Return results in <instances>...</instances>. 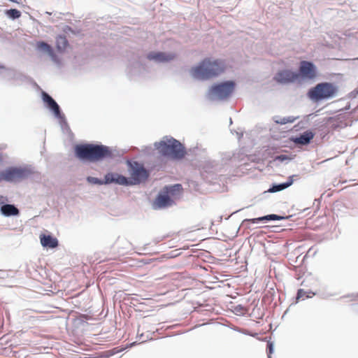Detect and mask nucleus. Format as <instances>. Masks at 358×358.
<instances>
[{"label":"nucleus","mask_w":358,"mask_h":358,"mask_svg":"<svg viewBox=\"0 0 358 358\" xmlns=\"http://www.w3.org/2000/svg\"><path fill=\"white\" fill-rule=\"evenodd\" d=\"M169 192L168 188L166 187V191L157 196L154 202L155 208H163L173 204V201L169 195Z\"/></svg>","instance_id":"nucleus-10"},{"label":"nucleus","mask_w":358,"mask_h":358,"mask_svg":"<svg viewBox=\"0 0 358 358\" xmlns=\"http://www.w3.org/2000/svg\"><path fill=\"white\" fill-rule=\"evenodd\" d=\"M148 177L147 171L143 168L133 169L131 178H127L122 175L114 173H108L105 176L106 183H116L122 185H132L139 184L145 181Z\"/></svg>","instance_id":"nucleus-3"},{"label":"nucleus","mask_w":358,"mask_h":358,"mask_svg":"<svg viewBox=\"0 0 358 358\" xmlns=\"http://www.w3.org/2000/svg\"><path fill=\"white\" fill-rule=\"evenodd\" d=\"M85 358H100L99 357H85Z\"/></svg>","instance_id":"nucleus-29"},{"label":"nucleus","mask_w":358,"mask_h":358,"mask_svg":"<svg viewBox=\"0 0 358 358\" xmlns=\"http://www.w3.org/2000/svg\"><path fill=\"white\" fill-rule=\"evenodd\" d=\"M273 344L272 342L268 341L267 343V352L268 356L269 358H271V355L273 353Z\"/></svg>","instance_id":"nucleus-24"},{"label":"nucleus","mask_w":358,"mask_h":358,"mask_svg":"<svg viewBox=\"0 0 358 358\" xmlns=\"http://www.w3.org/2000/svg\"><path fill=\"white\" fill-rule=\"evenodd\" d=\"M181 188L180 185H176L170 188L171 192H173L175 190H179Z\"/></svg>","instance_id":"nucleus-26"},{"label":"nucleus","mask_w":358,"mask_h":358,"mask_svg":"<svg viewBox=\"0 0 358 358\" xmlns=\"http://www.w3.org/2000/svg\"><path fill=\"white\" fill-rule=\"evenodd\" d=\"M36 47L38 50L43 51L45 52H48V53L52 52L51 46L43 41H38L36 44Z\"/></svg>","instance_id":"nucleus-18"},{"label":"nucleus","mask_w":358,"mask_h":358,"mask_svg":"<svg viewBox=\"0 0 358 358\" xmlns=\"http://www.w3.org/2000/svg\"><path fill=\"white\" fill-rule=\"evenodd\" d=\"M310 138L306 135H301L299 137L295 138L294 142L297 144L306 145L309 143Z\"/></svg>","instance_id":"nucleus-19"},{"label":"nucleus","mask_w":358,"mask_h":358,"mask_svg":"<svg viewBox=\"0 0 358 358\" xmlns=\"http://www.w3.org/2000/svg\"><path fill=\"white\" fill-rule=\"evenodd\" d=\"M294 120H295V118L291 117H283V118H281L280 120H276V122L279 123V124H286L288 122H293L294 121Z\"/></svg>","instance_id":"nucleus-21"},{"label":"nucleus","mask_w":358,"mask_h":358,"mask_svg":"<svg viewBox=\"0 0 358 358\" xmlns=\"http://www.w3.org/2000/svg\"><path fill=\"white\" fill-rule=\"evenodd\" d=\"M4 181L3 171H0V182Z\"/></svg>","instance_id":"nucleus-28"},{"label":"nucleus","mask_w":358,"mask_h":358,"mask_svg":"<svg viewBox=\"0 0 358 358\" xmlns=\"http://www.w3.org/2000/svg\"><path fill=\"white\" fill-rule=\"evenodd\" d=\"M338 92L337 87L330 83H322L315 86V101L334 97Z\"/></svg>","instance_id":"nucleus-5"},{"label":"nucleus","mask_w":358,"mask_h":358,"mask_svg":"<svg viewBox=\"0 0 358 358\" xmlns=\"http://www.w3.org/2000/svg\"><path fill=\"white\" fill-rule=\"evenodd\" d=\"M226 69L224 60L206 58L199 65L191 69V73L195 78L207 80L222 73Z\"/></svg>","instance_id":"nucleus-1"},{"label":"nucleus","mask_w":358,"mask_h":358,"mask_svg":"<svg viewBox=\"0 0 358 358\" xmlns=\"http://www.w3.org/2000/svg\"><path fill=\"white\" fill-rule=\"evenodd\" d=\"M6 14L13 19L19 18L21 15L20 11L17 9L8 10Z\"/></svg>","instance_id":"nucleus-20"},{"label":"nucleus","mask_w":358,"mask_h":358,"mask_svg":"<svg viewBox=\"0 0 358 358\" xmlns=\"http://www.w3.org/2000/svg\"><path fill=\"white\" fill-rule=\"evenodd\" d=\"M357 297H358V294H357Z\"/></svg>","instance_id":"nucleus-30"},{"label":"nucleus","mask_w":358,"mask_h":358,"mask_svg":"<svg viewBox=\"0 0 358 358\" xmlns=\"http://www.w3.org/2000/svg\"><path fill=\"white\" fill-rule=\"evenodd\" d=\"M176 57V54L162 52H151L147 55L148 59L154 60L157 62H168L173 60Z\"/></svg>","instance_id":"nucleus-9"},{"label":"nucleus","mask_w":358,"mask_h":358,"mask_svg":"<svg viewBox=\"0 0 358 358\" xmlns=\"http://www.w3.org/2000/svg\"><path fill=\"white\" fill-rule=\"evenodd\" d=\"M88 180L90 181V182H94L95 184H99V185H101V184H103V183L106 184L105 182V181L102 182V181H101L100 180H99L96 178L89 177L88 178Z\"/></svg>","instance_id":"nucleus-25"},{"label":"nucleus","mask_w":358,"mask_h":358,"mask_svg":"<svg viewBox=\"0 0 358 358\" xmlns=\"http://www.w3.org/2000/svg\"><path fill=\"white\" fill-rule=\"evenodd\" d=\"M43 100L47 103L48 107L55 113L56 115H59V107L55 101L46 92L42 93Z\"/></svg>","instance_id":"nucleus-12"},{"label":"nucleus","mask_w":358,"mask_h":358,"mask_svg":"<svg viewBox=\"0 0 358 358\" xmlns=\"http://www.w3.org/2000/svg\"><path fill=\"white\" fill-rule=\"evenodd\" d=\"M41 243L43 247L55 248L58 245V241L56 238L45 234L40 235Z\"/></svg>","instance_id":"nucleus-11"},{"label":"nucleus","mask_w":358,"mask_h":358,"mask_svg":"<svg viewBox=\"0 0 358 358\" xmlns=\"http://www.w3.org/2000/svg\"><path fill=\"white\" fill-rule=\"evenodd\" d=\"M292 181H289V182L282 183L280 185H273V187L269 189L268 192H276L283 190V189H286L287 187H288L289 186H290L292 185Z\"/></svg>","instance_id":"nucleus-17"},{"label":"nucleus","mask_w":358,"mask_h":358,"mask_svg":"<svg viewBox=\"0 0 358 358\" xmlns=\"http://www.w3.org/2000/svg\"><path fill=\"white\" fill-rule=\"evenodd\" d=\"M1 213L5 216L17 215L19 214L18 209L11 204H5L1 208Z\"/></svg>","instance_id":"nucleus-15"},{"label":"nucleus","mask_w":358,"mask_h":358,"mask_svg":"<svg viewBox=\"0 0 358 358\" xmlns=\"http://www.w3.org/2000/svg\"><path fill=\"white\" fill-rule=\"evenodd\" d=\"M291 157L286 155H278L274 158V161H280V162H284L290 160Z\"/></svg>","instance_id":"nucleus-22"},{"label":"nucleus","mask_w":358,"mask_h":358,"mask_svg":"<svg viewBox=\"0 0 358 358\" xmlns=\"http://www.w3.org/2000/svg\"><path fill=\"white\" fill-rule=\"evenodd\" d=\"M274 79L278 83L287 84L299 80L300 75L289 70H282L276 73Z\"/></svg>","instance_id":"nucleus-8"},{"label":"nucleus","mask_w":358,"mask_h":358,"mask_svg":"<svg viewBox=\"0 0 358 358\" xmlns=\"http://www.w3.org/2000/svg\"><path fill=\"white\" fill-rule=\"evenodd\" d=\"M313 70V65L310 62H308L306 61H303L301 62L300 69H299V75L300 78H309L310 77V74Z\"/></svg>","instance_id":"nucleus-13"},{"label":"nucleus","mask_w":358,"mask_h":358,"mask_svg":"<svg viewBox=\"0 0 358 358\" xmlns=\"http://www.w3.org/2000/svg\"><path fill=\"white\" fill-rule=\"evenodd\" d=\"M3 179L6 182H17L23 179L27 173L24 170L15 167H10L3 171Z\"/></svg>","instance_id":"nucleus-7"},{"label":"nucleus","mask_w":358,"mask_h":358,"mask_svg":"<svg viewBox=\"0 0 358 358\" xmlns=\"http://www.w3.org/2000/svg\"><path fill=\"white\" fill-rule=\"evenodd\" d=\"M68 46V41L64 36H59L56 38V47L58 51L62 52Z\"/></svg>","instance_id":"nucleus-16"},{"label":"nucleus","mask_w":358,"mask_h":358,"mask_svg":"<svg viewBox=\"0 0 358 358\" xmlns=\"http://www.w3.org/2000/svg\"><path fill=\"white\" fill-rule=\"evenodd\" d=\"M308 95L310 99H313V88H310L308 92Z\"/></svg>","instance_id":"nucleus-27"},{"label":"nucleus","mask_w":358,"mask_h":358,"mask_svg":"<svg viewBox=\"0 0 358 358\" xmlns=\"http://www.w3.org/2000/svg\"><path fill=\"white\" fill-rule=\"evenodd\" d=\"M234 87L235 83L233 81H226L213 86L210 92L216 98L224 99L232 94Z\"/></svg>","instance_id":"nucleus-6"},{"label":"nucleus","mask_w":358,"mask_h":358,"mask_svg":"<svg viewBox=\"0 0 358 358\" xmlns=\"http://www.w3.org/2000/svg\"><path fill=\"white\" fill-rule=\"evenodd\" d=\"M75 153L80 159L89 162H97L113 156L108 147L94 144L78 145L75 148Z\"/></svg>","instance_id":"nucleus-2"},{"label":"nucleus","mask_w":358,"mask_h":358,"mask_svg":"<svg viewBox=\"0 0 358 358\" xmlns=\"http://www.w3.org/2000/svg\"><path fill=\"white\" fill-rule=\"evenodd\" d=\"M155 147L161 155L173 159H181L186 154L183 145L173 138H166L156 143Z\"/></svg>","instance_id":"nucleus-4"},{"label":"nucleus","mask_w":358,"mask_h":358,"mask_svg":"<svg viewBox=\"0 0 358 358\" xmlns=\"http://www.w3.org/2000/svg\"><path fill=\"white\" fill-rule=\"evenodd\" d=\"M306 292L303 289H299L297 293L296 299L299 300L301 299H304L305 297H308V296H306Z\"/></svg>","instance_id":"nucleus-23"},{"label":"nucleus","mask_w":358,"mask_h":358,"mask_svg":"<svg viewBox=\"0 0 358 358\" xmlns=\"http://www.w3.org/2000/svg\"><path fill=\"white\" fill-rule=\"evenodd\" d=\"M282 218V217L279 215H277L275 214H271V215H268L257 217V218L245 219V220H244L243 222H250V223L255 224V223H257L260 221L280 220Z\"/></svg>","instance_id":"nucleus-14"}]
</instances>
